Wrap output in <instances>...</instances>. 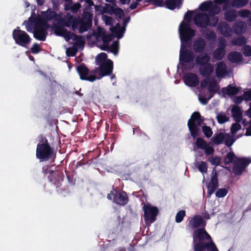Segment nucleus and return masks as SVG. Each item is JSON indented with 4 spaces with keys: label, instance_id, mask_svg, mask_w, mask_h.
<instances>
[{
    "label": "nucleus",
    "instance_id": "obj_31",
    "mask_svg": "<svg viewBox=\"0 0 251 251\" xmlns=\"http://www.w3.org/2000/svg\"><path fill=\"white\" fill-rule=\"evenodd\" d=\"M246 29V24L243 21H240L236 23L234 26V30L236 33L241 34L245 32Z\"/></svg>",
    "mask_w": 251,
    "mask_h": 251
},
{
    "label": "nucleus",
    "instance_id": "obj_27",
    "mask_svg": "<svg viewBox=\"0 0 251 251\" xmlns=\"http://www.w3.org/2000/svg\"><path fill=\"white\" fill-rule=\"evenodd\" d=\"M74 17L73 15L70 14H67L63 18L62 14L60 13V18H59L58 22L59 24H61L62 25L69 27L71 26Z\"/></svg>",
    "mask_w": 251,
    "mask_h": 251
},
{
    "label": "nucleus",
    "instance_id": "obj_21",
    "mask_svg": "<svg viewBox=\"0 0 251 251\" xmlns=\"http://www.w3.org/2000/svg\"><path fill=\"white\" fill-rule=\"evenodd\" d=\"M219 46L217 49H216L214 53V57L218 59H222L225 54V48L226 45V40L223 38H220L219 39Z\"/></svg>",
    "mask_w": 251,
    "mask_h": 251
},
{
    "label": "nucleus",
    "instance_id": "obj_1",
    "mask_svg": "<svg viewBox=\"0 0 251 251\" xmlns=\"http://www.w3.org/2000/svg\"><path fill=\"white\" fill-rule=\"evenodd\" d=\"M196 11H188L185 14L184 20L182 21L178 28L179 37L181 41V48L179 54L180 64L184 69L193 68L194 55L192 51L186 50V44L191 41L195 35L196 31L190 27V23L191 22L193 13Z\"/></svg>",
    "mask_w": 251,
    "mask_h": 251
},
{
    "label": "nucleus",
    "instance_id": "obj_54",
    "mask_svg": "<svg viewBox=\"0 0 251 251\" xmlns=\"http://www.w3.org/2000/svg\"><path fill=\"white\" fill-rule=\"evenodd\" d=\"M40 50V46L39 44L36 43H34L30 48V51L33 54L38 53Z\"/></svg>",
    "mask_w": 251,
    "mask_h": 251
},
{
    "label": "nucleus",
    "instance_id": "obj_20",
    "mask_svg": "<svg viewBox=\"0 0 251 251\" xmlns=\"http://www.w3.org/2000/svg\"><path fill=\"white\" fill-rule=\"evenodd\" d=\"M218 187V182L217 180V171L213 169L211 175V180L207 184V192L209 196L214 192Z\"/></svg>",
    "mask_w": 251,
    "mask_h": 251
},
{
    "label": "nucleus",
    "instance_id": "obj_64",
    "mask_svg": "<svg viewBox=\"0 0 251 251\" xmlns=\"http://www.w3.org/2000/svg\"><path fill=\"white\" fill-rule=\"evenodd\" d=\"M69 32H70L71 34L65 33V35L63 36L65 38V39L67 41H68L71 39H73V38H74V35L73 34H75V33L73 32H72L71 31H69Z\"/></svg>",
    "mask_w": 251,
    "mask_h": 251
},
{
    "label": "nucleus",
    "instance_id": "obj_3",
    "mask_svg": "<svg viewBox=\"0 0 251 251\" xmlns=\"http://www.w3.org/2000/svg\"><path fill=\"white\" fill-rule=\"evenodd\" d=\"M195 24L201 27H206L207 26H214L218 22V18L213 15H208L207 13L197 12L193 18Z\"/></svg>",
    "mask_w": 251,
    "mask_h": 251
},
{
    "label": "nucleus",
    "instance_id": "obj_56",
    "mask_svg": "<svg viewBox=\"0 0 251 251\" xmlns=\"http://www.w3.org/2000/svg\"><path fill=\"white\" fill-rule=\"evenodd\" d=\"M251 12L246 9H242L239 12L238 15L243 18L249 17L251 15Z\"/></svg>",
    "mask_w": 251,
    "mask_h": 251
},
{
    "label": "nucleus",
    "instance_id": "obj_53",
    "mask_svg": "<svg viewBox=\"0 0 251 251\" xmlns=\"http://www.w3.org/2000/svg\"><path fill=\"white\" fill-rule=\"evenodd\" d=\"M241 128V126L239 123H235L232 124L231 127V131L232 134L236 133V132Z\"/></svg>",
    "mask_w": 251,
    "mask_h": 251
},
{
    "label": "nucleus",
    "instance_id": "obj_50",
    "mask_svg": "<svg viewBox=\"0 0 251 251\" xmlns=\"http://www.w3.org/2000/svg\"><path fill=\"white\" fill-rule=\"evenodd\" d=\"M202 130L204 135L207 138H210L213 134V132L211 128L207 126H202Z\"/></svg>",
    "mask_w": 251,
    "mask_h": 251
},
{
    "label": "nucleus",
    "instance_id": "obj_44",
    "mask_svg": "<svg viewBox=\"0 0 251 251\" xmlns=\"http://www.w3.org/2000/svg\"><path fill=\"white\" fill-rule=\"evenodd\" d=\"M216 118L218 122L220 124H223L228 120V118L227 117L226 115L223 113L218 114Z\"/></svg>",
    "mask_w": 251,
    "mask_h": 251
},
{
    "label": "nucleus",
    "instance_id": "obj_23",
    "mask_svg": "<svg viewBox=\"0 0 251 251\" xmlns=\"http://www.w3.org/2000/svg\"><path fill=\"white\" fill-rule=\"evenodd\" d=\"M205 223L201 217L196 215L188 220V226L192 228H195L201 226H204Z\"/></svg>",
    "mask_w": 251,
    "mask_h": 251
},
{
    "label": "nucleus",
    "instance_id": "obj_62",
    "mask_svg": "<svg viewBox=\"0 0 251 251\" xmlns=\"http://www.w3.org/2000/svg\"><path fill=\"white\" fill-rule=\"evenodd\" d=\"M104 21L106 25H112L113 22V20L112 17L108 16H105L104 17Z\"/></svg>",
    "mask_w": 251,
    "mask_h": 251
},
{
    "label": "nucleus",
    "instance_id": "obj_32",
    "mask_svg": "<svg viewBox=\"0 0 251 251\" xmlns=\"http://www.w3.org/2000/svg\"><path fill=\"white\" fill-rule=\"evenodd\" d=\"M231 113L234 120L236 122H240L242 119V112L239 106H233L231 109Z\"/></svg>",
    "mask_w": 251,
    "mask_h": 251
},
{
    "label": "nucleus",
    "instance_id": "obj_15",
    "mask_svg": "<svg viewBox=\"0 0 251 251\" xmlns=\"http://www.w3.org/2000/svg\"><path fill=\"white\" fill-rule=\"evenodd\" d=\"M231 0H214L215 3L224 4L223 10H226L231 6L237 8L245 6L248 2V0H232L231 4L229 2Z\"/></svg>",
    "mask_w": 251,
    "mask_h": 251
},
{
    "label": "nucleus",
    "instance_id": "obj_42",
    "mask_svg": "<svg viewBox=\"0 0 251 251\" xmlns=\"http://www.w3.org/2000/svg\"><path fill=\"white\" fill-rule=\"evenodd\" d=\"M113 13L119 19H122L124 17L123 10L120 8H113L112 9Z\"/></svg>",
    "mask_w": 251,
    "mask_h": 251
},
{
    "label": "nucleus",
    "instance_id": "obj_25",
    "mask_svg": "<svg viewBox=\"0 0 251 251\" xmlns=\"http://www.w3.org/2000/svg\"><path fill=\"white\" fill-rule=\"evenodd\" d=\"M239 92V89L237 87L228 86L227 87L223 88L221 92V94L223 97H226V96L234 95L237 94Z\"/></svg>",
    "mask_w": 251,
    "mask_h": 251
},
{
    "label": "nucleus",
    "instance_id": "obj_60",
    "mask_svg": "<svg viewBox=\"0 0 251 251\" xmlns=\"http://www.w3.org/2000/svg\"><path fill=\"white\" fill-rule=\"evenodd\" d=\"M206 38L209 40H215L216 37V33L214 31H209L206 34Z\"/></svg>",
    "mask_w": 251,
    "mask_h": 251
},
{
    "label": "nucleus",
    "instance_id": "obj_4",
    "mask_svg": "<svg viewBox=\"0 0 251 251\" xmlns=\"http://www.w3.org/2000/svg\"><path fill=\"white\" fill-rule=\"evenodd\" d=\"M12 37L16 44L25 48L31 41L29 35L25 31L21 30L19 26L13 31Z\"/></svg>",
    "mask_w": 251,
    "mask_h": 251
},
{
    "label": "nucleus",
    "instance_id": "obj_37",
    "mask_svg": "<svg viewBox=\"0 0 251 251\" xmlns=\"http://www.w3.org/2000/svg\"><path fill=\"white\" fill-rule=\"evenodd\" d=\"M226 10L225 19L227 21H233L237 17V11L235 10Z\"/></svg>",
    "mask_w": 251,
    "mask_h": 251
},
{
    "label": "nucleus",
    "instance_id": "obj_30",
    "mask_svg": "<svg viewBox=\"0 0 251 251\" xmlns=\"http://www.w3.org/2000/svg\"><path fill=\"white\" fill-rule=\"evenodd\" d=\"M205 45V40L199 38L194 43V49L197 52H201L204 50Z\"/></svg>",
    "mask_w": 251,
    "mask_h": 251
},
{
    "label": "nucleus",
    "instance_id": "obj_57",
    "mask_svg": "<svg viewBox=\"0 0 251 251\" xmlns=\"http://www.w3.org/2000/svg\"><path fill=\"white\" fill-rule=\"evenodd\" d=\"M112 40V36L111 34H104L102 36V40L105 44L111 41Z\"/></svg>",
    "mask_w": 251,
    "mask_h": 251
},
{
    "label": "nucleus",
    "instance_id": "obj_9",
    "mask_svg": "<svg viewBox=\"0 0 251 251\" xmlns=\"http://www.w3.org/2000/svg\"><path fill=\"white\" fill-rule=\"evenodd\" d=\"M203 121V119L199 112H195L192 114L191 119L188 122V126L193 137L195 138L198 135V126H201Z\"/></svg>",
    "mask_w": 251,
    "mask_h": 251
},
{
    "label": "nucleus",
    "instance_id": "obj_18",
    "mask_svg": "<svg viewBox=\"0 0 251 251\" xmlns=\"http://www.w3.org/2000/svg\"><path fill=\"white\" fill-rule=\"evenodd\" d=\"M184 83L189 87H196L199 84V79L197 75L188 73H185L183 76Z\"/></svg>",
    "mask_w": 251,
    "mask_h": 251
},
{
    "label": "nucleus",
    "instance_id": "obj_48",
    "mask_svg": "<svg viewBox=\"0 0 251 251\" xmlns=\"http://www.w3.org/2000/svg\"><path fill=\"white\" fill-rule=\"evenodd\" d=\"M185 216V212L184 210L179 211L176 216V223H180Z\"/></svg>",
    "mask_w": 251,
    "mask_h": 251
},
{
    "label": "nucleus",
    "instance_id": "obj_28",
    "mask_svg": "<svg viewBox=\"0 0 251 251\" xmlns=\"http://www.w3.org/2000/svg\"><path fill=\"white\" fill-rule=\"evenodd\" d=\"M226 74V67L225 63L221 62L217 64L216 69V76L218 78L223 77Z\"/></svg>",
    "mask_w": 251,
    "mask_h": 251
},
{
    "label": "nucleus",
    "instance_id": "obj_49",
    "mask_svg": "<svg viewBox=\"0 0 251 251\" xmlns=\"http://www.w3.org/2000/svg\"><path fill=\"white\" fill-rule=\"evenodd\" d=\"M77 52V48L74 46L69 48L66 50V54L68 56H75Z\"/></svg>",
    "mask_w": 251,
    "mask_h": 251
},
{
    "label": "nucleus",
    "instance_id": "obj_14",
    "mask_svg": "<svg viewBox=\"0 0 251 251\" xmlns=\"http://www.w3.org/2000/svg\"><path fill=\"white\" fill-rule=\"evenodd\" d=\"M76 71L81 80L93 82L97 79V77H95L94 75H89L90 71L84 63H82L77 67Z\"/></svg>",
    "mask_w": 251,
    "mask_h": 251
},
{
    "label": "nucleus",
    "instance_id": "obj_12",
    "mask_svg": "<svg viewBox=\"0 0 251 251\" xmlns=\"http://www.w3.org/2000/svg\"><path fill=\"white\" fill-rule=\"evenodd\" d=\"M199 9L201 12H208V15H213L215 16L221 11V7L215 3H213L212 1L208 0L202 2L199 6Z\"/></svg>",
    "mask_w": 251,
    "mask_h": 251
},
{
    "label": "nucleus",
    "instance_id": "obj_41",
    "mask_svg": "<svg viewBox=\"0 0 251 251\" xmlns=\"http://www.w3.org/2000/svg\"><path fill=\"white\" fill-rule=\"evenodd\" d=\"M246 43V39L243 36H240L232 41V45L242 46Z\"/></svg>",
    "mask_w": 251,
    "mask_h": 251
},
{
    "label": "nucleus",
    "instance_id": "obj_61",
    "mask_svg": "<svg viewBox=\"0 0 251 251\" xmlns=\"http://www.w3.org/2000/svg\"><path fill=\"white\" fill-rule=\"evenodd\" d=\"M243 98L246 100H251V90H248L244 92L243 95Z\"/></svg>",
    "mask_w": 251,
    "mask_h": 251
},
{
    "label": "nucleus",
    "instance_id": "obj_43",
    "mask_svg": "<svg viewBox=\"0 0 251 251\" xmlns=\"http://www.w3.org/2000/svg\"><path fill=\"white\" fill-rule=\"evenodd\" d=\"M109 50L114 54L116 55L119 52V43L118 41H114L110 47Z\"/></svg>",
    "mask_w": 251,
    "mask_h": 251
},
{
    "label": "nucleus",
    "instance_id": "obj_35",
    "mask_svg": "<svg viewBox=\"0 0 251 251\" xmlns=\"http://www.w3.org/2000/svg\"><path fill=\"white\" fill-rule=\"evenodd\" d=\"M181 0H167L165 2L166 7L171 10L178 7L181 4Z\"/></svg>",
    "mask_w": 251,
    "mask_h": 251
},
{
    "label": "nucleus",
    "instance_id": "obj_22",
    "mask_svg": "<svg viewBox=\"0 0 251 251\" xmlns=\"http://www.w3.org/2000/svg\"><path fill=\"white\" fill-rule=\"evenodd\" d=\"M42 16L43 18L39 21H46L47 23H48V21L52 20L58 22L60 18V13L57 14L55 11L48 9L47 11L42 12Z\"/></svg>",
    "mask_w": 251,
    "mask_h": 251
},
{
    "label": "nucleus",
    "instance_id": "obj_55",
    "mask_svg": "<svg viewBox=\"0 0 251 251\" xmlns=\"http://www.w3.org/2000/svg\"><path fill=\"white\" fill-rule=\"evenodd\" d=\"M209 161L213 165H218L220 164L221 159L220 157L215 156L209 159Z\"/></svg>",
    "mask_w": 251,
    "mask_h": 251
},
{
    "label": "nucleus",
    "instance_id": "obj_59",
    "mask_svg": "<svg viewBox=\"0 0 251 251\" xmlns=\"http://www.w3.org/2000/svg\"><path fill=\"white\" fill-rule=\"evenodd\" d=\"M243 53L245 55L247 56H251V47L249 45H246L244 47Z\"/></svg>",
    "mask_w": 251,
    "mask_h": 251
},
{
    "label": "nucleus",
    "instance_id": "obj_2",
    "mask_svg": "<svg viewBox=\"0 0 251 251\" xmlns=\"http://www.w3.org/2000/svg\"><path fill=\"white\" fill-rule=\"evenodd\" d=\"M201 90L199 100L202 104H206L215 93L219 89V86L214 79L206 78L201 83Z\"/></svg>",
    "mask_w": 251,
    "mask_h": 251
},
{
    "label": "nucleus",
    "instance_id": "obj_58",
    "mask_svg": "<svg viewBox=\"0 0 251 251\" xmlns=\"http://www.w3.org/2000/svg\"><path fill=\"white\" fill-rule=\"evenodd\" d=\"M42 144L47 145L50 144V143L45 136L43 135H41L39 137V143L37 145H41V146Z\"/></svg>",
    "mask_w": 251,
    "mask_h": 251
},
{
    "label": "nucleus",
    "instance_id": "obj_19",
    "mask_svg": "<svg viewBox=\"0 0 251 251\" xmlns=\"http://www.w3.org/2000/svg\"><path fill=\"white\" fill-rule=\"evenodd\" d=\"M92 25V16L90 14L87 15H83L82 20L79 26V32L82 33L89 29H90Z\"/></svg>",
    "mask_w": 251,
    "mask_h": 251
},
{
    "label": "nucleus",
    "instance_id": "obj_52",
    "mask_svg": "<svg viewBox=\"0 0 251 251\" xmlns=\"http://www.w3.org/2000/svg\"><path fill=\"white\" fill-rule=\"evenodd\" d=\"M227 193V189L225 188L219 189L216 193V197L222 198L226 195Z\"/></svg>",
    "mask_w": 251,
    "mask_h": 251
},
{
    "label": "nucleus",
    "instance_id": "obj_33",
    "mask_svg": "<svg viewBox=\"0 0 251 251\" xmlns=\"http://www.w3.org/2000/svg\"><path fill=\"white\" fill-rule=\"evenodd\" d=\"M228 58L232 63H238L242 60V56L239 52H232L229 54Z\"/></svg>",
    "mask_w": 251,
    "mask_h": 251
},
{
    "label": "nucleus",
    "instance_id": "obj_29",
    "mask_svg": "<svg viewBox=\"0 0 251 251\" xmlns=\"http://www.w3.org/2000/svg\"><path fill=\"white\" fill-rule=\"evenodd\" d=\"M110 30L112 33L116 34L118 39H121L123 36L126 28L125 27H121L120 24L117 23L116 26L110 28Z\"/></svg>",
    "mask_w": 251,
    "mask_h": 251
},
{
    "label": "nucleus",
    "instance_id": "obj_24",
    "mask_svg": "<svg viewBox=\"0 0 251 251\" xmlns=\"http://www.w3.org/2000/svg\"><path fill=\"white\" fill-rule=\"evenodd\" d=\"M218 29L220 33L226 37L231 35L232 29L226 23H220L218 25Z\"/></svg>",
    "mask_w": 251,
    "mask_h": 251
},
{
    "label": "nucleus",
    "instance_id": "obj_63",
    "mask_svg": "<svg viewBox=\"0 0 251 251\" xmlns=\"http://www.w3.org/2000/svg\"><path fill=\"white\" fill-rule=\"evenodd\" d=\"M243 100H244V99L243 96H237L233 98V101L234 103L239 104L241 103Z\"/></svg>",
    "mask_w": 251,
    "mask_h": 251
},
{
    "label": "nucleus",
    "instance_id": "obj_40",
    "mask_svg": "<svg viewBox=\"0 0 251 251\" xmlns=\"http://www.w3.org/2000/svg\"><path fill=\"white\" fill-rule=\"evenodd\" d=\"M199 170L202 174L206 173L207 171V165L206 162L201 161L197 164Z\"/></svg>",
    "mask_w": 251,
    "mask_h": 251
},
{
    "label": "nucleus",
    "instance_id": "obj_8",
    "mask_svg": "<svg viewBox=\"0 0 251 251\" xmlns=\"http://www.w3.org/2000/svg\"><path fill=\"white\" fill-rule=\"evenodd\" d=\"M53 149L50 144L37 145L36 156L41 161H47L50 160L53 156Z\"/></svg>",
    "mask_w": 251,
    "mask_h": 251
},
{
    "label": "nucleus",
    "instance_id": "obj_47",
    "mask_svg": "<svg viewBox=\"0 0 251 251\" xmlns=\"http://www.w3.org/2000/svg\"><path fill=\"white\" fill-rule=\"evenodd\" d=\"M235 156L234 154L232 152L228 153L224 159V161L226 164H229L231 163L234 159Z\"/></svg>",
    "mask_w": 251,
    "mask_h": 251
},
{
    "label": "nucleus",
    "instance_id": "obj_39",
    "mask_svg": "<svg viewBox=\"0 0 251 251\" xmlns=\"http://www.w3.org/2000/svg\"><path fill=\"white\" fill-rule=\"evenodd\" d=\"M141 247L139 244H138V241L136 240L132 241L130 245L129 251H141Z\"/></svg>",
    "mask_w": 251,
    "mask_h": 251
},
{
    "label": "nucleus",
    "instance_id": "obj_11",
    "mask_svg": "<svg viewBox=\"0 0 251 251\" xmlns=\"http://www.w3.org/2000/svg\"><path fill=\"white\" fill-rule=\"evenodd\" d=\"M49 27L50 25L46 21H39L33 32L34 37L38 40L45 41L48 35L47 30Z\"/></svg>",
    "mask_w": 251,
    "mask_h": 251
},
{
    "label": "nucleus",
    "instance_id": "obj_17",
    "mask_svg": "<svg viewBox=\"0 0 251 251\" xmlns=\"http://www.w3.org/2000/svg\"><path fill=\"white\" fill-rule=\"evenodd\" d=\"M195 144L198 148L204 151L206 155L212 154L214 152V149L212 145L201 138H198Z\"/></svg>",
    "mask_w": 251,
    "mask_h": 251
},
{
    "label": "nucleus",
    "instance_id": "obj_6",
    "mask_svg": "<svg viewBox=\"0 0 251 251\" xmlns=\"http://www.w3.org/2000/svg\"><path fill=\"white\" fill-rule=\"evenodd\" d=\"M42 172L45 175L49 174L48 176L49 181L56 188H59L61 186V182L63 181L64 178V176L62 172L51 171L48 166L43 167Z\"/></svg>",
    "mask_w": 251,
    "mask_h": 251
},
{
    "label": "nucleus",
    "instance_id": "obj_16",
    "mask_svg": "<svg viewBox=\"0 0 251 251\" xmlns=\"http://www.w3.org/2000/svg\"><path fill=\"white\" fill-rule=\"evenodd\" d=\"M99 66L98 69H99L100 76L97 77V78L100 79L103 76L110 75L112 74L113 69V63L112 60H109L107 63H102Z\"/></svg>",
    "mask_w": 251,
    "mask_h": 251
},
{
    "label": "nucleus",
    "instance_id": "obj_45",
    "mask_svg": "<svg viewBox=\"0 0 251 251\" xmlns=\"http://www.w3.org/2000/svg\"><path fill=\"white\" fill-rule=\"evenodd\" d=\"M224 141L226 145L228 146H231L235 141L233 137L228 134H225Z\"/></svg>",
    "mask_w": 251,
    "mask_h": 251
},
{
    "label": "nucleus",
    "instance_id": "obj_10",
    "mask_svg": "<svg viewBox=\"0 0 251 251\" xmlns=\"http://www.w3.org/2000/svg\"><path fill=\"white\" fill-rule=\"evenodd\" d=\"M143 210L145 224L149 226L156 220V216L158 214V209L149 203H144Z\"/></svg>",
    "mask_w": 251,
    "mask_h": 251
},
{
    "label": "nucleus",
    "instance_id": "obj_26",
    "mask_svg": "<svg viewBox=\"0 0 251 251\" xmlns=\"http://www.w3.org/2000/svg\"><path fill=\"white\" fill-rule=\"evenodd\" d=\"M58 22V24H55L52 25L54 32L56 35L63 37L65 35V33L71 34L67 29L63 27V25H61Z\"/></svg>",
    "mask_w": 251,
    "mask_h": 251
},
{
    "label": "nucleus",
    "instance_id": "obj_51",
    "mask_svg": "<svg viewBox=\"0 0 251 251\" xmlns=\"http://www.w3.org/2000/svg\"><path fill=\"white\" fill-rule=\"evenodd\" d=\"M153 1L155 5L158 6H163L164 3L162 0H142V4L147 5V3Z\"/></svg>",
    "mask_w": 251,
    "mask_h": 251
},
{
    "label": "nucleus",
    "instance_id": "obj_5",
    "mask_svg": "<svg viewBox=\"0 0 251 251\" xmlns=\"http://www.w3.org/2000/svg\"><path fill=\"white\" fill-rule=\"evenodd\" d=\"M108 200L120 205L125 206L128 201V197L127 194L124 191L112 189L110 193L107 196Z\"/></svg>",
    "mask_w": 251,
    "mask_h": 251
},
{
    "label": "nucleus",
    "instance_id": "obj_36",
    "mask_svg": "<svg viewBox=\"0 0 251 251\" xmlns=\"http://www.w3.org/2000/svg\"><path fill=\"white\" fill-rule=\"evenodd\" d=\"M107 55L105 52H101L99 53L96 58V64L100 65L102 63H107L109 59H107Z\"/></svg>",
    "mask_w": 251,
    "mask_h": 251
},
{
    "label": "nucleus",
    "instance_id": "obj_46",
    "mask_svg": "<svg viewBox=\"0 0 251 251\" xmlns=\"http://www.w3.org/2000/svg\"><path fill=\"white\" fill-rule=\"evenodd\" d=\"M81 20L82 19L74 17L72 24L71 25H72V29L73 30H75L76 28H77L79 26Z\"/></svg>",
    "mask_w": 251,
    "mask_h": 251
},
{
    "label": "nucleus",
    "instance_id": "obj_7",
    "mask_svg": "<svg viewBox=\"0 0 251 251\" xmlns=\"http://www.w3.org/2000/svg\"><path fill=\"white\" fill-rule=\"evenodd\" d=\"M209 59V57L206 54L200 55L196 59L197 63L200 65V74L204 76L209 75L213 71L212 65L208 63Z\"/></svg>",
    "mask_w": 251,
    "mask_h": 251
},
{
    "label": "nucleus",
    "instance_id": "obj_34",
    "mask_svg": "<svg viewBox=\"0 0 251 251\" xmlns=\"http://www.w3.org/2000/svg\"><path fill=\"white\" fill-rule=\"evenodd\" d=\"M225 138V134L223 132L215 133L212 138L213 144L219 145L223 143Z\"/></svg>",
    "mask_w": 251,
    "mask_h": 251
},
{
    "label": "nucleus",
    "instance_id": "obj_13",
    "mask_svg": "<svg viewBox=\"0 0 251 251\" xmlns=\"http://www.w3.org/2000/svg\"><path fill=\"white\" fill-rule=\"evenodd\" d=\"M251 162V160L246 157L236 158L233 172L235 175H240L245 168Z\"/></svg>",
    "mask_w": 251,
    "mask_h": 251
},
{
    "label": "nucleus",
    "instance_id": "obj_38",
    "mask_svg": "<svg viewBox=\"0 0 251 251\" xmlns=\"http://www.w3.org/2000/svg\"><path fill=\"white\" fill-rule=\"evenodd\" d=\"M74 35L73 40L75 41L74 46L79 47L80 48L84 47L85 44L84 39L82 36H78L75 34H73Z\"/></svg>",
    "mask_w": 251,
    "mask_h": 251
}]
</instances>
